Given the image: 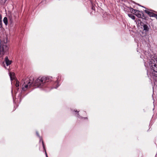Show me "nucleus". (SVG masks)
<instances>
[{
    "mask_svg": "<svg viewBox=\"0 0 157 157\" xmlns=\"http://www.w3.org/2000/svg\"><path fill=\"white\" fill-rule=\"evenodd\" d=\"M36 134L38 136H39V135L37 132H36Z\"/></svg>",
    "mask_w": 157,
    "mask_h": 157,
    "instance_id": "obj_18",
    "label": "nucleus"
},
{
    "mask_svg": "<svg viewBox=\"0 0 157 157\" xmlns=\"http://www.w3.org/2000/svg\"><path fill=\"white\" fill-rule=\"evenodd\" d=\"M135 14L138 17L141 18L142 20H147L148 18L147 17L144 15L142 11H140L139 10H137L135 12Z\"/></svg>",
    "mask_w": 157,
    "mask_h": 157,
    "instance_id": "obj_5",
    "label": "nucleus"
},
{
    "mask_svg": "<svg viewBox=\"0 0 157 157\" xmlns=\"http://www.w3.org/2000/svg\"><path fill=\"white\" fill-rule=\"evenodd\" d=\"M41 141H42V146H43V149L45 151V154H46V157H48V155H47V153H46V151L45 148V146H44V141H43V140L42 139V140L40 139V141H41Z\"/></svg>",
    "mask_w": 157,
    "mask_h": 157,
    "instance_id": "obj_11",
    "label": "nucleus"
},
{
    "mask_svg": "<svg viewBox=\"0 0 157 157\" xmlns=\"http://www.w3.org/2000/svg\"><path fill=\"white\" fill-rule=\"evenodd\" d=\"M52 77H39L34 82V78L30 76L29 78L27 77L22 80L23 82L22 86V90L25 91L28 88H30L33 85L36 87L41 88L44 85L46 82L51 81L52 80Z\"/></svg>",
    "mask_w": 157,
    "mask_h": 157,
    "instance_id": "obj_2",
    "label": "nucleus"
},
{
    "mask_svg": "<svg viewBox=\"0 0 157 157\" xmlns=\"http://www.w3.org/2000/svg\"><path fill=\"white\" fill-rule=\"evenodd\" d=\"M75 111V112H77L78 113V111H77V110Z\"/></svg>",
    "mask_w": 157,
    "mask_h": 157,
    "instance_id": "obj_23",
    "label": "nucleus"
},
{
    "mask_svg": "<svg viewBox=\"0 0 157 157\" xmlns=\"http://www.w3.org/2000/svg\"><path fill=\"white\" fill-rule=\"evenodd\" d=\"M10 79L11 80H13L15 78V75L14 73H10Z\"/></svg>",
    "mask_w": 157,
    "mask_h": 157,
    "instance_id": "obj_9",
    "label": "nucleus"
},
{
    "mask_svg": "<svg viewBox=\"0 0 157 157\" xmlns=\"http://www.w3.org/2000/svg\"><path fill=\"white\" fill-rule=\"evenodd\" d=\"M6 0H0V4L3 5L6 2Z\"/></svg>",
    "mask_w": 157,
    "mask_h": 157,
    "instance_id": "obj_14",
    "label": "nucleus"
},
{
    "mask_svg": "<svg viewBox=\"0 0 157 157\" xmlns=\"http://www.w3.org/2000/svg\"><path fill=\"white\" fill-rule=\"evenodd\" d=\"M128 16L133 20H134L135 19V17L132 14H128Z\"/></svg>",
    "mask_w": 157,
    "mask_h": 157,
    "instance_id": "obj_13",
    "label": "nucleus"
},
{
    "mask_svg": "<svg viewBox=\"0 0 157 157\" xmlns=\"http://www.w3.org/2000/svg\"><path fill=\"white\" fill-rule=\"evenodd\" d=\"M9 48L6 44L3 42L0 41V58L7 53L8 51Z\"/></svg>",
    "mask_w": 157,
    "mask_h": 157,
    "instance_id": "obj_4",
    "label": "nucleus"
},
{
    "mask_svg": "<svg viewBox=\"0 0 157 157\" xmlns=\"http://www.w3.org/2000/svg\"><path fill=\"white\" fill-rule=\"evenodd\" d=\"M4 61L7 66H8L9 65H10L11 63L12 62L11 60H10L9 59L8 57L7 56H6L5 57V58Z\"/></svg>",
    "mask_w": 157,
    "mask_h": 157,
    "instance_id": "obj_8",
    "label": "nucleus"
},
{
    "mask_svg": "<svg viewBox=\"0 0 157 157\" xmlns=\"http://www.w3.org/2000/svg\"><path fill=\"white\" fill-rule=\"evenodd\" d=\"M141 6V7H143V8H145V7H144V6Z\"/></svg>",
    "mask_w": 157,
    "mask_h": 157,
    "instance_id": "obj_25",
    "label": "nucleus"
},
{
    "mask_svg": "<svg viewBox=\"0 0 157 157\" xmlns=\"http://www.w3.org/2000/svg\"><path fill=\"white\" fill-rule=\"evenodd\" d=\"M3 22L6 25L8 24V19L7 17H5L3 20Z\"/></svg>",
    "mask_w": 157,
    "mask_h": 157,
    "instance_id": "obj_12",
    "label": "nucleus"
},
{
    "mask_svg": "<svg viewBox=\"0 0 157 157\" xmlns=\"http://www.w3.org/2000/svg\"><path fill=\"white\" fill-rule=\"evenodd\" d=\"M140 57L143 58L144 62V66L149 78L151 79V78L154 79L157 77V56L145 51Z\"/></svg>",
    "mask_w": 157,
    "mask_h": 157,
    "instance_id": "obj_1",
    "label": "nucleus"
},
{
    "mask_svg": "<svg viewBox=\"0 0 157 157\" xmlns=\"http://www.w3.org/2000/svg\"><path fill=\"white\" fill-rule=\"evenodd\" d=\"M21 96V93H19L18 95L17 98H16V99L14 100V101L17 102V103H20L22 99Z\"/></svg>",
    "mask_w": 157,
    "mask_h": 157,
    "instance_id": "obj_7",
    "label": "nucleus"
},
{
    "mask_svg": "<svg viewBox=\"0 0 157 157\" xmlns=\"http://www.w3.org/2000/svg\"><path fill=\"white\" fill-rule=\"evenodd\" d=\"M59 85H58L56 87H55V88H56L58 86H59Z\"/></svg>",
    "mask_w": 157,
    "mask_h": 157,
    "instance_id": "obj_24",
    "label": "nucleus"
},
{
    "mask_svg": "<svg viewBox=\"0 0 157 157\" xmlns=\"http://www.w3.org/2000/svg\"><path fill=\"white\" fill-rule=\"evenodd\" d=\"M15 86L16 87H18L19 86V82L18 80L16 81Z\"/></svg>",
    "mask_w": 157,
    "mask_h": 157,
    "instance_id": "obj_16",
    "label": "nucleus"
},
{
    "mask_svg": "<svg viewBox=\"0 0 157 157\" xmlns=\"http://www.w3.org/2000/svg\"><path fill=\"white\" fill-rule=\"evenodd\" d=\"M58 79L57 80H56V81H57V84H58V79H59V77L58 76Z\"/></svg>",
    "mask_w": 157,
    "mask_h": 157,
    "instance_id": "obj_19",
    "label": "nucleus"
},
{
    "mask_svg": "<svg viewBox=\"0 0 157 157\" xmlns=\"http://www.w3.org/2000/svg\"><path fill=\"white\" fill-rule=\"evenodd\" d=\"M2 27V17L1 15H0V28Z\"/></svg>",
    "mask_w": 157,
    "mask_h": 157,
    "instance_id": "obj_15",
    "label": "nucleus"
},
{
    "mask_svg": "<svg viewBox=\"0 0 157 157\" xmlns=\"http://www.w3.org/2000/svg\"><path fill=\"white\" fill-rule=\"evenodd\" d=\"M151 11V10H150L147 9V10H145L144 11L147 14L149 17H154L155 14Z\"/></svg>",
    "mask_w": 157,
    "mask_h": 157,
    "instance_id": "obj_6",
    "label": "nucleus"
},
{
    "mask_svg": "<svg viewBox=\"0 0 157 157\" xmlns=\"http://www.w3.org/2000/svg\"><path fill=\"white\" fill-rule=\"evenodd\" d=\"M131 1V0H128V3L130 4L129 2Z\"/></svg>",
    "mask_w": 157,
    "mask_h": 157,
    "instance_id": "obj_21",
    "label": "nucleus"
},
{
    "mask_svg": "<svg viewBox=\"0 0 157 157\" xmlns=\"http://www.w3.org/2000/svg\"><path fill=\"white\" fill-rule=\"evenodd\" d=\"M135 21L137 24L138 27L141 28L146 34L148 32L150 26L147 22L143 21V20L141 21L139 19H136Z\"/></svg>",
    "mask_w": 157,
    "mask_h": 157,
    "instance_id": "obj_3",
    "label": "nucleus"
},
{
    "mask_svg": "<svg viewBox=\"0 0 157 157\" xmlns=\"http://www.w3.org/2000/svg\"><path fill=\"white\" fill-rule=\"evenodd\" d=\"M10 22H11V23L12 22V20H11V18H10Z\"/></svg>",
    "mask_w": 157,
    "mask_h": 157,
    "instance_id": "obj_20",
    "label": "nucleus"
},
{
    "mask_svg": "<svg viewBox=\"0 0 157 157\" xmlns=\"http://www.w3.org/2000/svg\"><path fill=\"white\" fill-rule=\"evenodd\" d=\"M94 7L93 6H92V10H94Z\"/></svg>",
    "mask_w": 157,
    "mask_h": 157,
    "instance_id": "obj_22",
    "label": "nucleus"
},
{
    "mask_svg": "<svg viewBox=\"0 0 157 157\" xmlns=\"http://www.w3.org/2000/svg\"><path fill=\"white\" fill-rule=\"evenodd\" d=\"M128 9H129L131 12L133 14H135V12H136V11L137 10L132 8L131 6H130V7H128Z\"/></svg>",
    "mask_w": 157,
    "mask_h": 157,
    "instance_id": "obj_10",
    "label": "nucleus"
},
{
    "mask_svg": "<svg viewBox=\"0 0 157 157\" xmlns=\"http://www.w3.org/2000/svg\"><path fill=\"white\" fill-rule=\"evenodd\" d=\"M155 17L157 20V14H155V17Z\"/></svg>",
    "mask_w": 157,
    "mask_h": 157,
    "instance_id": "obj_17",
    "label": "nucleus"
}]
</instances>
